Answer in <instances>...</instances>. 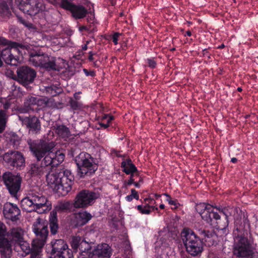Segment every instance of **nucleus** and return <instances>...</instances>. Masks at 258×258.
Instances as JSON below:
<instances>
[{
    "label": "nucleus",
    "instance_id": "51",
    "mask_svg": "<svg viewBox=\"0 0 258 258\" xmlns=\"http://www.w3.org/2000/svg\"><path fill=\"white\" fill-rule=\"evenodd\" d=\"M144 201H145V202L149 203V204H150L151 205L155 203V200L150 197L146 198L144 200Z\"/></svg>",
    "mask_w": 258,
    "mask_h": 258
},
{
    "label": "nucleus",
    "instance_id": "58",
    "mask_svg": "<svg viewBox=\"0 0 258 258\" xmlns=\"http://www.w3.org/2000/svg\"><path fill=\"white\" fill-rule=\"evenodd\" d=\"M29 110H30V109H28L27 107H25V108H24L20 109L19 110L21 113H25V112L29 111Z\"/></svg>",
    "mask_w": 258,
    "mask_h": 258
},
{
    "label": "nucleus",
    "instance_id": "55",
    "mask_svg": "<svg viewBox=\"0 0 258 258\" xmlns=\"http://www.w3.org/2000/svg\"><path fill=\"white\" fill-rule=\"evenodd\" d=\"M203 55L204 56H207L209 58H210V54H209V52L206 49H205L203 50Z\"/></svg>",
    "mask_w": 258,
    "mask_h": 258
},
{
    "label": "nucleus",
    "instance_id": "6",
    "mask_svg": "<svg viewBox=\"0 0 258 258\" xmlns=\"http://www.w3.org/2000/svg\"><path fill=\"white\" fill-rule=\"evenodd\" d=\"M8 46L5 48L0 47V67L4 63L2 59L7 63L11 66H17L19 63L18 57L14 55L15 52H19L20 49H28L30 47L28 45H23L14 41H9Z\"/></svg>",
    "mask_w": 258,
    "mask_h": 258
},
{
    "label": "nucleus",
    "instance_id": "63",
    "mask_svg": "<svg viewBox=\"0 0 258 258\" xmlns=\"http://www.w3.org/2000/svg\"><path fill=\"white\" fill-rule=\"evenodd\" d=\"M74 97L75 98V100L78 101L80 99V97L78 96V93H75L74 94Z\"/></svg>",
    "mask_w": 258,
    "mask_h": 258
},
{
    "label": "nucleus",
    "instance_id": "56",
    "mask_svg": "<svg viewBox=\"0 0 258 258\" xmlns=\"http://www.w3.org/2000/svg\"><path fill=\"white\" fill-rule=\"evenodd\" d=\"M105 118L107 119V123L108 124L111 121H112L113 119V116L105 115Z\"/></svg>",
    "mask_w": 258,
    "mask_h": 258
},
{
    "label": "nucleus",
    "instance_id": "54",
    "mask_svg": "<svg viewBox=\"0 0 258 258\" xmlns=\"http://www.w3.org/2000/svg\"><path fill=\"white\" fill-rule=\"evenodd\" d=\"M151 211L149 209H146L144 207L143 208L142 211H141V213L143 214H149L151 213Z\"/></svg>",
    "mask_w": 258,
    "mask_h": 258
},
{
    "label": "nucleus",
    "instance_id": "15",
    "mask_svg": "<svg viewBox=\"0 0 258 258\" xmlns=\"http://www.w3.org/2000/svg\"><path fill=\"white\" fill-rule=\"evenodd\" d=\"M6 225L0 222V254L1 258H10L12 252V242L8 237Z\"/></svg>",
    "mask_w": 258,
    "mask_h": 258
},
{
    "label": "nucleus",
    "instance_id": "41",
    "mask_svg": "<svg viewBox=\"0 0 258 258\" xmlns=\"http://www.w3.org/2000/svg\"><path fill=\"white\" fill-rule=\"evenodd\" d=\"M133 198H135L137 200L139 199V196L138 192L134 188L131 189V194L125 197L126 201L128 202L132 201Z\"/></svg>",
    "mask_w": 258,
    "mask_h": 258
},
{
    "label": "nucleus",
    "instance_id": "47",
    "mask_svg": "<svg viewBox=\"0 0 258 258\" xmlns=\"http://www.w3.org/2000/svg\"><path fill=\"white\" fill-rule=\"evenodd\" d=\"M147 61L149 67L151 68H154L156 67V62L154 60L151 58H148L147 59Z\"/></svg>",
    "mask_w": 258,
    "mask_h": 258
},
{
    "label": "nucleus",
    "instance_id": "42",
    "mask_svg": "<svg viewBox=\"0 0 258 258\" xmlns=\"http://www.w3.org/2000/svg\"><path fill=\"white\" fill-rule=\"evenodd\" d=\"M164 195L167 197L166 201H168L169 204L174 206V208H173V209H175L178 208V205H179V204L178 203L177 200H172L170 196L166 193L164 194Z\"/></svg>",
    "mask_w": 258,
    "mask_h": 258
},
{
    "label": "nucleus",
    "instance_id": "5",
    "mask_svg": "<svg viewBox=\"0 0 258 258\" xmlns=\"http://www.w3.org/2000/svg\"><path fill=\"white\" fill-rule=\"evenodd\" d=\"M77 166V175L80 178H85L92 175L98 168L97 164L90 154L82 152L75 159Z\"/></svg>",
    "mask_w": 258,
    "mask_h": 258
},
{
    "label": "nucleus",
    "instance_id": "35",
    "mask_svg": "<svg viewBox=\"0 0 258 258\" xmlns=\"http://www.w3.org/2000/svg\"><path fill=\"white\" fill-rule=\"evenodd\" d=\"M82 241V239L80 236H75L72 238L71 242V247L74 252H77L80 246V243Z\"/></svg>",
    "mask_w": 258,
    "mask_h": 258
},
{
    "label": "nucleus",
    "instance_id": "53",
    "mask_svg": "<svg viewBox=\"0 0 258 258\" xmlns=\"http://www.w3.org/2000/svg\"><path fill=\"white\" fill-rule=\"evenodd\" d=\"M11 103L10 102H6L4 105L3 107L4 109H3V110H6L7 112L8 113L7 110L10 107Z\"/></svg>",
    "mask_w": 258,
    "mask_h": 258
},
{
    "label": "nucleus",
    "instance_id": "59",
    "mask_svg": "<svg viewBox=\"0 0 258 258\" xmlns=\"http://www.w3.org/2000/svg\"><path fill=\"white\" fill-rule=\"evenodd\" d=\"M61 0H49V3H52L53 4H57L59 3H61Z\"/></svg>",
    "mask_w": 258,
    "mask_h": 258
},
{
    "label": "nucleus",
    "instance_id": "61",
    "mask_svg": "<svg viewBox=\"0 0 258 258\" xmlns=\"http://www.w3.org/2000/svg\"><path fill=\"white\" fill-rule=\"evenodd\" d=\"M135 179H130L127 182V184L130 185H131L132 184H134Z\"/></svg>",
    "mask_w": 258,
    "mask_h": 258
},
{
    "label": "nucleus",
    "instance_id": "64",
    "mask_svg": "<svg viewBox=\"0 0 258 258\" xmlns=\"http://www.w3.org/2000/svg\"><path fill=\"white\" fill-rule=\"evenodd\" d=\"M49 104L51 103V105L49 104V106H55L56 105V103H53V101H54V99H51V98H49Z\"/></svg>",
    "mask_w": 258,
    "mask_h": 258
},
{
    "label": "nucleus",
    "instance_id": "49",
    "mask_svg": "<svg viewBox=\"0 0 258 258\" xmlns=\"http://www.w3.org/2000/svg\"><path fill=\"white\" fill-rule=\"evenodd\" d=\"M219 211L225 215L226 218H227L230 215L228 211V209L226 208H224L222 209L221 211L219 210Z\"/></svg>",
    "mask_w": 258,
    "mask_h": 258
},
{
    "label": "nucleus",
    "instance_id": "17",
    "mask_svg": "<svg viewBox=\"0 0 258 258\" xmlns=\"http://www.w3.org/2000/svg\"><path fill=\"white\" fill-rule=\"evenodd\" d=\"M60 7L62 9L69 11L75 19L84 18L87 13L86 9L82 5H76L68 0H61Z\"/></svg>",
    "mask_w": 258,
    "mask_h": 258
},
{
    "label": "nucleus",
    "instance_id": "26",
    "mask_svg": "<svg viewBox=\"0 0 258 258\" xmlns=\"http://www.w3.org/2000/svg\"><path fill=\"white\" fill-rule=\"evenodd\" d=\"M92 218L91 215L87 212H80L76 214L74 220L75 227H79L86 224Z\"/></svg>",
    "mask_w": 258,
    "mask_h": 258
},
{
    "label": "nucleus",
    "instance_id": "8",
    "mask_svg": "<svg viewBox=\"0 0 258 258\" xmlns=\"http://www.w3.org/2000/svg\"><path fill=\"white\" fill-rule=\"evenodd\" d=\"M2 179L6 188L10 195L16 197L20 191L22 182V178L19 174H14L7 171L2 175Z\"/></svg>",
    "mask_w": 258,
    "mask_h": 258
},
{
    "label": "nucleus",
    "instance_id": "11",
    "mask_svg": "<svg viewBox=\"0 0 258 258\" xmlns=\"http://www.w3.org/2000/svg\"><path fill=\"white\" fill-rule=\"evenodd\" d=\"M51 250L49 258H74L72 250L62 239H55L51 242Z\"/></svg>",
    "mask_w": 258,
    "mask_h": 258
},
{
    "label": "nucleus",
    "instance_id": "18",
    "mask_svg": "<svg viewBox=\"0 0 258 258\" xmlns=\"http://www.w3.org/2000/svg\"><path fill=\"white\" fill-rule=\"evenodd\" d=\"M29 60L35 67L48 69V57L40 51H32L29 53Z\"/></svg>",
    "mask_w": 258,
    "mask_h": 258
},
{
    "label": "nucleus",
    "instance_id": "25",
    "mask_svg": "<svg viewBox=\"0 0 258 258\" xmlns=\"http://www.w3.org/2000/svg\"><path fill=\"white\" fill-rule=\"evenodd\" d=\"M247 224L248 228L250 227L248 220L246 218L244 220L243 225L240 224L238 225H236V228L233 231V234L234 235V240H238L242 238H247L246 235H247V230L245 229V225Z\"/></svg>",
    "mask_w": 258,
    "mask_h": 258
},
{
    "label": "nucleus",
    "instance_id": "21",
    "mask_svg": "<svg viewBox=\"0 0 258 258\" xmlns=\"http://www.w3.org/2000/svg\"><path fill=\"white\" fill-rule=\"evenodd\" d=\"M64 60L60 57H51L49 59V75L57 76L60 71L64 67Z\"/></svg>",
    "mask_w": 258,
    "mask_h": 258
},
{
    "label": "nucleus",
    "instance_id": "38",
    "mask_svg": "<svg viewBox=\"0 0 258 258\" xmlns=\"http://www.w3.org/2000/svg\"><path fill=\"white\" fill-rule=\"evenodd\" d=\"M79 249L81 253L83 252L88 253L89 251L91 250V246L88 242L82 239Z\"/></svg>",
    "mask_w": 258,
    "mask_h": 258
},
{
    "label": "nucleus",
    "instance_id": "14",
    "mask_svg": "<svg viewBox=\"0 0 258 258\" xmlns=\"http://www.w3.org/2000/svg\"><path fill=\"white\" fill-rule=\"evenodd\" d=\"M99 192H93L88 190H83L77 195L74 207L75 208H85L91 205L94 201L99 198Z\"/></svg>",
    "mask_w": 258,
    "mask_h": 258
},
{
    "label": "nucleus",
    "instance_id": "62",
    "mask_svg": "<svg viewBox=\"0 0 258 258\" xmlns=\"http://www.w3.org/2000/svg\"><path fill=\"white\" fill-rule=\"evenodd\" d=\"M89 43V41H87L86 44L82 46V50H86L87 49L88 46L87 45Z\"/></svg>",
    "mask_w": 258,
    "mask_h": 258
},
{
    "label": "nucleus",
    "instance_id": "7",
    "mask_svg": "<svg viewBox=\"0 0 258 258\" xmlns=\"http://www.w3.org/2000/svg\"><path fill=\"white\" fill-rule=\"evenodd\" d=\"M16 4L24 13L30 16L43 15L46 6L41 0H15Z\"/></svg>",
    "mask_w": 258,
    "mask_h": 258
},
{
    "label": "nucleus",
    "instance_id": "48",
    "mask_svg": "<svg viewBox=\"0 0 258 258\" xmlns=\"http://www.w3.org/2000/svg\"><path fill=\"white\" fill-rule=\"evenodd\" d=\"M150 204H149V203L145 202V205L144 206V207L146 209H152V210H158V208L155 207L153 206H150Z\"/></svg>",
    "mask_w": 258,
    "mask_h": 258
},
{
    "label": "nucleus",
    "instance_id": "3",
    "mask_svg": "<svg viewBox=\"0 0 258 258\" xmlns=\"http://www.w3.org/2000/svg\"><path fill=\"white\" fill-rule=\"evenodd\" d=\"M47 225V222L42 221L40 218L34 222L32 229L36 238L32 242V250L30 252V258H39V254L46 243L48 234Z\"/></svg>",
    "mask_w": 258,
    "mask_h": 258
},
{
    "label": "nucleus",
    "instance_id": "22",
    "mask_svg": "<svg viewBox=\"0 0 258 258\" xmlns=\"http://www.w3.org/2000/svg\"><path fill=\"white\" fill-rule=\"evenodd\" d=\"M92 254L98 258H110L112 253L110 246L107 243L98 244L92 251Z\"/></svg>",
    "mask_w": 258,
    "mask_h": 258
},
{
    "label": "nucleus",
    "instance_id": "28",
    "mask_svg": "<svg viewBox=\"0 0 258 258\" xmlns=\"http://www.w3.org/2000/svg\"><path fill=\"white\" fill-rule=\"evenodd\" d=\"M9 235L12 238L11 242H14L15 245L24 239L23 231L19 227L11 229Z\"/></svg>",
    "mask_w": 258,
    "mask_h": 258
},
{
    "label": "nucleus",
    "instance_id": "1",
    "mask_svg": "<svg viewBox=\"0 0 258 258\" xmlns=\"http://www.w3.org/2000/svg\"><path fill=\"white\" fill-rule=\"evenodd\" d=\"M49 158L51 159L49 165L52 168L49 171V188L58 197L66 196L72 189L73 181L64 176V173L58 169L54 171L52 169L59 165L63 161L64 154L53 146V143H49Z\"/></svg>",
    "mask_w": 258,
    "mask_h": 258
},
{
    "label": "nucleus",
    "instance_id": "27",
    "mask_svg": "<svg viewBox=\"0 0 258 258\" xmlns=\"http://www.w3.org/2000/svg\"><path fill=\"white\" fill-rule=\"evenodd\" d=\"M21 204L22 209L27 212L35 211V208L31 193L22 199Z\"/></svg>",
    "mask_w": 258,
    "mask_h": 258
},
{
    "label": "nucleus",
    "instance_id": "52",
    "mask_svg": "<svg viewBox=\"0 0 258 258\" xmlns=\"http://www.w3.org/2000/svg\"><path fill=\"white\" fill-rule=\"evenodd\" d=\"M130 174L131 175L130 179H135V177H138L139 176V173L138 171L136 172L131 173Z\"/></svg>",
    "mask_w": 258,
    "mask_h": 258
},
{
    "label": "nucleus",
    "instance_id": "16",
    "mask_svg": "<svg viewBox=\"0 0 258 258\" xmlns=\"http://www.w3.org/2000/svg\"><path fill=\"white\" fill-rule=\"evenodd\" d=\"M6 164L13 168L21 169L25 166V158L22 153L18 151L11 150L3 156Z\"/></svg>",
    "mask_w": 258,
    "mask_h": 258
},
{
    "label": "nucleus",
    "instance_id": "32",
    "mask_svg": "<svg viewBox=\"0 0 258 258\" xmlns=\"http://www.w3.org/2000/svg\"><path fill=\"white\" fill-rule=\"evenodd\" d=\"M0 14L6 17H9L11 15L10 8L5 2H3L0 4Z\"/></svg>",
    "mask_w": 258,
    "mask_h": 258
},
{
    "label": "nucleus",
    "instance_id": "44",
    "mask_svg": "<svg viewBox=\"0 0 258 258\" xmlns=\"http://www.w3.org/2000/svg\"><path fill=\"white\" fill-rule=\"evenodd\" d=\"M48 103V98L45 97L43 98L37 99V105L42 108L46 107L47 106Z\"/></svg>",
    "mask_w": 258,
    "mask_h": 258
},
{
    "label": "nucleus",
    "instance_id": "43",
    "mask_svg": "<svg viewBox=\"0 0 258 258\" xmlns=\"http://www.w3.org/2000/svg\"><path fill=\"white\" fill-rule=\"evenodd\" d=\"M61 92V89L56 86H49V94L53 97L56 96Z\"/></svg>",
    "mask_w": 258,
    "mask_h": 258
},
{
    "label": "nucleus",
    "instance_id": "60",
    "mask_svg": "<svg viewBox=\"0 0 258 258\" xmlns=\"http://www.w3.org/2000/svg\"><path fill=\"white\" fill-rule=\"evenodd\" d=\"M99 125L102 127H103L104 128H106L109 126V124L107 123H100Z\"/></svg>",
    "mask_w": 258,
    "mask_h": 258
},
{
    "label": "nucleus",
    "instance_id": "36",
    "mask_svg": "<svg viewBox=\"0 0 258 258\" xmlns=\"http://www.w3.org/2000/svg\"><path fill=\"white\" fill-rule=\"evenodd\" d=\"M37 98L33 96H28L24 102V107L32 110L31 106L37 104Z\"/></svg>",
    "mask_w": 258,
    "mask_h": 258
},
{
    "label": "nucleus",
    "instance_id": "57",
    "mask_svg": "<svg viewBox=\"0 0 258 258\" xmlns=\"http://www.w3.org/2000/svg\"><path fill=\"white\" fill-rule=\"evenodd\" d=\"M94 54L92 51H90L89 52V55L88 59H89V60L90 61H93V60H94V57H93Z\"/></svg>",
    "mask_w": 258,
    "mask_h": 258
},
{
    "label": "nucleus",
    "instance_id": "9",
    "mask_svg": "<svg viewBox=\"0 0 258 258\" xmlns=\"http://www.w3.org/2000/svg\"><path fill=\"white\" fill-rule=\"evenodd\" d=\"M16 73V80L28 90H31V85L36 77V71L28 66H23L18 68Z\"/></svg>",
    "mask_w": 258,
    "mask_h": 258
},
{
    "label": "nucleus",
    "instance_id": "45",
    "mask_svg": "<svg viewBox=\"0 0 258 258\" xmlns=\"http://www.w3.org/2000/svg\"><path fill=\"white\" fill-rule=\"evenodd\" d=\"M63 74L64 75H67V77L70 78L72 76H73L75 74V70L73 69H66V70L63 72Z\"/></svg>",
    "mask_w": 258,
    "mask_h": 258
},
{
    "label": "nucleus",
    "instance_id": "37",
    "mask_svg": "<svg viewBox=\"0 0 258 258\" xmlns=\"http://www.w3.org/2000/svg\"><path fill=\"white\" fill-rule=\"evenodd\" d=\"M56 132L59 136L64 138L68 136L69 131L68 127L64 125H61L57 127Z\"/></svg>",
    "mask_w": 258,
    "mask_h": 258
},
{
    "label": "nucleus",
    "instance_id": "29",
    "mask_svg": "<svg viewBox=\"0 0 258 258\" xmlns=\"http://www.w3.org/2000/svg\"><path fill=\"white\" fill-rule=\"evenodd\" d=\"M121 167L123 171L126 174L137 172L138 170L131 159H126L121 162Z\"/></svg>",
    "mask_w": 258,
    "mask_h": 258
},
{
    "label": "nucleus",
    "instance_id": "40",
    "mask_svg": "<svg viewBox=\"0 0 258 258\" xmlns=\"http://www.w3.org/2000/svg\"><path fill=\"white\" fill-rule=\"evenodd\" d=\"M18 21L22 24H23L24 26H25L26 27L30 29H34L35 26L33 24L31 23L26 21L25 19L23 18L22 17L20 16H17Z\"/></svg>",
    "mask_w": 258,
    "mask_h": 258
},
{
    "label": "nucleus",
    "instance_id": "24",
    "mask_svg": "<svg viewBox=\"0 0 258 258\" xmlns=\"http://www.w3.org/2000/svg\"><path fill=\"white\" fill-rule=\"evenodd\" d=\"M3 137L7 144L13 148H17L20 144L21 138L15 132L6 131Z\"/></svg>",
    "mask_w": 258,
    "mask_h": 258
},
{
    "label": "nucleus",
    "instance_id": "4",
    "mask_svg": "<svg viewBox=\"0 0 258 258\" xmlns=\"http://www.w3.org/2000/svg\"><path fill=\"white\" fill-rule=\"evenodd\" d=\"M180 236L186 251L189 254L192 256L201 254L204 250L203 241L191 229L183 228Z\"/></svg>",
    "mask_w": 258,
    "mask_h": 258
},
{
    "label": "nucleus",
    "instance_id": "20",
    "mask_svg": "<svg viewBox=\"0 0 258 258\" xmlns=\"http://www.w3.org/2000/svg\"><path fill=\"white\" fill-rule=\"evenodd\" d=\"M19 118L22 121V124L29 129V133L36 134L40 130V122L36 116L30 115L24 117L19 115Z\"/></svg>",
    "mask_w": 258,
    "mask_h": 258
},
{
    "label": "nucleus",
    "instance_id": "19",
    "mask_svg": "<svg viewBox=\"0 0 258 258\" xmlns=\"http://www.w3.org/2000/svg\"><path fill=\"white\" fill-rule=\"evenodd\" d=\"M3 214L5 218L13 222L20 219L21 211L17 205L10 202L5 203L3 207Z\"/></svg>",
    "mask_w": 258,
    "mask_h": 258
},
{
    "label": "nucleus",
    "instance_id": "10",
    "mask_svg": "<svg viewBox=\"0 0 258 258\" xmlns=\"http://www.w3.org/2000/svg\"><path fill=\"white\" fill-rule=\"evenodd\" d=\"M233 253L238 258H253V249L248 238L234 240Z\"/></svg>",
    "mask_w": 258,
    "mask_h": 258
},
{
    "label": "nucleus",
    "instance_id": "12",
    "mask_svg": "<svg viewBox=\"0 0 258 258\" xmlns=\"http://www.w3.org/2000/svg\"><path fill=\"white\" fill-rule=\"evenodd\" d=\"M71 208V203L68 201H58L54 206V209L50 213L49 218V227L52 235H55L57 232L58 228L57 213H62L69 210Z\"/></svg>",
    "mask_w": 258,
    "mask_h": 258
},
{
    "label": "nucleus",
    "instance_id": "13",
    "mask_svg": "<svg viewBox=\"0 0 258 258\" xmlns=\"http://www.w3.org/2000/svg\"><path fill=\"white\" fill-rule=\"evenodd\" d=\"M197 212L201 215L203 220L213 226H216L214 220L220 219L218 213L214 211V208L210 204L205 203H200L196 206Z\"/></svg>",
    "mask_w": 258,
    "mask_h": 258
},
{
    "label": "nucleus",
    "instance_id": "31",
    "mask_svg": "<svg viewBox=\"0 0 258 258\" xmlns=\"http://www.w3.org/2000/svg\"><path fill=\"white\" fill-rule=\"evenodd\" d=\"M8 118L7 111L0 110V134L3 133L6 128Z\"/></svg>",
    "mask_w": 258,
    "mask_h": 258
},
{
    "label": "nucleus",
    "instance_id": "50",
    "mask_svg": "<svg viewBox=\"0 0 258 258\" xmlns=\"http://www.w3.org/2000/svg\"><path fill=\"white\" fill-rule=\"evenodd\" d=\"M83 71L84 72L85 74H86V76H94L95 75V73L93 71H90V72H89L87 69H84L83 70Z\"/></svg>",
    "mask_w": 258,
    "mask_h": 258
},
{
    "label": "nucleus",
    "instance_id": "33",
    "mask_svg": "<svg viewBox=\"0 0 258 258\" xmlns=\"http://www.w3.org/2000/svg\"><path fill=\"white\" fill-rule=\"evenodd\" d=\"M199 233V234L204 236L203 239L206 241H207L208 239L212 238L216 236V234L213 230L209 231L204 229H200Z\"/></svg>",
    "mask_w": 258,
    "mask_h": 258
},
{
    "label": "nucleus",
    "instance_id": "30",
    "mask_svg": "<svg viewBox=\"0 0 258 258\" xmlns=\"http://www.w3.org/2000/svg\"><path fill=\"white\" fill-rule=\"evenodd\" d=\"M64 44L63 39L61 37H51L49 39V45L54 51L59 50Z\"/></svg>",
    "mask_w": 258,
    "mask_h": 258
},
{
    "label": "nucleus",
    "instance_id": "39",
    "mask_svg": "<svg viewBox=\"0 0 258 258\" xmlns=\"http://www.w3.org/2000/svg\"><path fill=\"white\" fill-rule=\"evenodd\" d=\"M69 104L71 108L74 110H79L82 107V104L78 101L75 100L72 98H71L69 100Z\"/></svg>",
    "mask_w": 258,
    "mask_h": 258
},
{
    "label": "nucleus",
    "instance_id": "2",
    "mask_svg": "<svg viewBox=\"0 0 258 258\" xmlns=\"http://www.w3.org/2000/svg\"><path fill=\"white\" fill-rule=\"evenodd\" d=\"M31 151L36 158L37 162L30 165L29 173L33 175H42L48 171V162L46 153L48 152V143L43 140H28Z\"/></svg>",
    "mask_w": 258,
    "mask_h": 258
},
{
    "label": "nucleus",
    "instance_id": "23",
    "mask_svg": "<svg viewBox=\"0 0 258 258\" xmlns=\"http://www.w3.org/2000/svg\"><path fill=\"white\" fill-rule=\"evenodd\" d=\"M34 204L35 211L38 213L42 214L45 212L46 208L43 209V207H46V203L47 202L46 199L43 196H41L39 194L31 193Z\"/></svg>",
    "mask_w": 258,
    "mask_h": 258
},
{
    "label": "nucleus",
    "instance_id": "34",
    "mask_svg": "<svg viewBox=\"0 0 258 258\" xmlns=\"http://www.w3.org/2000/svg\"><path fill=\"white\" fill-rule=\"evenodd\" d=\"M17 246L20 247L26 254L30 253L32 250V247L30 248L29 243L24 241V239L16 244V247Z\"/></svg>",
    "mask_w": 258,
    "mask_h": 258
},
{
    "label": "nucleus",
    "instance_id": "46",
    "mask_svg": "<svg viewBox=\"0 0 258 258\" xmlns=\"http://www.w3.org/2000/svg\"><path fill=\"white\" fill-rule=\"evenodd\" d=\"M121 35V33H119L118 32H116L112 35V41L115 45L117 44L118 37Z\"/></svg>",
    "mask_w": 258,
    "mask_h": 258
}]
</instances>
